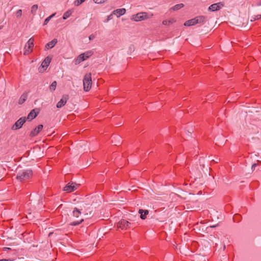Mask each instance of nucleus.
<instances>
[{"instance_id": "nucleus-1", "label": "nucleus", "mask_w": 261, "mask_h": 261, "mask_svg": "<svg viewBox=\"0 0 261 261\" xmlns=\"http://www.w3.org/2000/svg\"><path fill=\"white\" fill-rule=\"evenodd\" d=\"M82 213H83L85 215H88V213L87 212L86 210H84L83 208L78 209L76 207L74 208L72 212V216L73 217L79 218V220L73 221L70 224L72 226H76L80 224L82 222L84 221V218L81 216Z\"/></svg>"}, {"instance_id": "nucleus-2", "label": "nucleus", "mask_w": 261, "mask_h": 261, "mask_svg": "<svg viewBox=\"0 0 261 261\" xmlns=\"http://www.w3.org/2000/svg\"><path fill=\"white\" fill-rule=\"evenodd\" d=\"M206 20V18L204 16H198L193 19L188 20L184 23V25L190 27L194 25L197 23H203Z\"/></svg>"}, {"instance_id": "nucleus-3", "label": "nucleus", "mask_w": 261, "mask_h": 261, "mask_svg": "<svg viewBox=\"0 0 261 261\" xmlns=\"http://www.w3.org/2000/svg\"><path fill=\"white\" fill-rule=\"evenodd\" d=\"M33 171L31 169L23 170L19 171L16 176V178L20 181L25 180L32 176Z\"/></svg>"}, {"instance_id": "nucleus-4", "label": "nucleus", "mask_w": 261, "mask_h": 261, "mask_svg": "<svg viewBox=\"0 0 261 261\" xmlns=\"http://www.w3.org/2000/svg\"><path fill=\"white\" fill-rule=\"evenodd\" d=\"M152 14H148L146 12H140L132 16L131 19L135 21H139L150 18Z\"/></svg>"}, {"instance_id": "nucleus-5", "label": "nucleus", "mask_w": 261, "mask_h": 261, "mask_svg": "<svg viewBox=\"0 0 261 261\" xmlns=\"http://www.w3.org/2000/svg\"><path fill=\"white\" fill-rule=\"evenodd\" d=\"M92 85L91 73H86L83 79L84 90L87 92L90 90Z\"/></svg>"}, {"instance_id": "nucleus-6", "label": "nucleus", "mask_w": 261, "mask_h": 261, "mask_svg": "<svg viewBox=\"0 0 261 261\" xmlns=\"http://www.w3.org/2000/svg\"><path fill=\"white\" fill-rule=\"evenodd\" d=\"M117 227L122 230H126L134 227V223H131L126 220L122 219L117 223Z\"/></svg>"}, {"instance_id": "nucleus-7", "label": "nucleus", "mask_w": 261, "mask_h": 261, "mask_svg": "<svg viewBox=\"0 0 261 261\" xmlns=\"http://www.w3.org/2000/svg\"><path fill=\"white\" fill-rule=\"evenodd\" d=\"M34 39L33 38H31L27 42L24 47V53L23 54L24 55H29L32 51V49L34 47Z\"/></svg>"}, {"instance_id": "nucleus-8", "label": "nucleus", "mask_w": 261, "mask_h": 261, "mask_svg": "<svg viewBox=\"0 0 261 261\" xmlns=\"http://www.w3.org/2000/svg\"><path fill=\"white\" fill-rule=\"evenodd\" d=\"M27 118L25 117L20 118L12 126V130H17L22 127L23 124L25 122Z\"/></svg>"}, {"instance_id": "nucleus-9", "label": "nucleus", "mask_w": 261, "mask_h": 261, "mask_svg": "<svg viewBox=\"0 0 261 261\" xmlns=\"http://www.w3.org/2000/svg\"><path fill=\"white\" fill-rule=\"evenodd\" d=\"M92 53L91 51H87L80 55L75 60L76 64H80L82 62L88 59L90 56H92Z\"/></svg>"}, {"instance_id": "nucleus-10", "label": "nucleus", "mask_w": 261, "mask_h": 261, "mask_svg": "<svg viewBox=\"0 0 261 261\" xmlns=\"http://www.w3.org/2000/svg\"><path fill=\"white\" fill-rule=\"evenodd\" d=\"M69 99V96L68 95H63L62 96V98L60 99V100L57 103V108H61L63 107L67 102V101Z\"/></svg>"}, {"instance_id": "nucleus-11", "label": "nucleus", "mask_w": 261, "mask_h": 261, "mask_svg": "<svg viewBox=\"0 0 261 261\" xmlns=\"http://www.w3.org/2000/svg\"><path fill=\"white\" fill-rule=\"evenodd\" d=\"M76 186L77 185H76L75 183H69L64 188V191H65L68 193L71 192L77 189Z\"/></svg>"}, {"instance_id": "nucleus-12", "label": "nucleus", "mask_w": 261, "mask_h": 261, "mask_svg": "<svg viewBox=\"0 0 261 261\" xmlns=\"http://www.w3.org/2000/svg\"><path fill=\"white\" fill-rule=\"evenodd\" d=\"M43 125L42 124L38 125L36 128L31 131L30 136L31 137L37 136L43 129Z\"/></svg>"}, {"instance_id": "nucleus-13", "label": "nucleus", "mask_w": 261, "mask_h": 261, "mask_svg": "<svg viewBox=\"0 0 261 261\" xmlns=\"http://www.w3.org/2000/svg\"><path fill=\"white\" fill-rule=\"evenodd\" d=\"M223 6V4L222 3H218L211 5L208 7V10L211 11H216L219 10Z\"/></svg>"}, {"instance_id": "nucleus-14", "label": "nucleus", "mask_w": 261, "mask_h": 261, "mask_svg": "<svg viewBox=\"0 0 261 261\" xmlns=\"http://www.w3.org/2000/svg\"><path fill=\"white\" fill-rule=\"evenodd\" d=\"M38 113V111H37V112H36V110L33 109L29 113L26 118L27 119L31 121L32 120H33V119L37 117Z\"/></svg>"}, {"instance_id": "nucleus-15", "label": "nucleus", "mask_w": 261, "mask_h": 261, "mask_svg": "<svg viewBox=\"0 0 261 261\" xmlns=\"http://www.w3.org/2000/svg\"><path fill=\"white\" fill-rule=\"evenodd\" d=\"M126 12V10L124 8L118 9L114 10L112 12V14L116 15L117 17H119L124 15Z\"/></svg>"}, {"instance_id": "nucleus-16", "label": "nucleus", "mask_w": 261, "mask_h": 261, "mask_svg": "<svg viewBox=\"0 0 261 261\" xmlns=\"http://www.w3.org/2000/svg\"><path fill=\"white\" fill-rule=\"evenodd\" d=\"M51 60V59L49 57H46L41 64L42 67L46 68L49 66Z\"/></svg>"}, {"instance_id": "nucleus-17", "label": "nucleus", "mask_w": 261, "mask_h": 261, "mask_svg": "<svg viewBox=\"0 0 261 261\" xmlns=\"http://www.w3.org/2000/svg\"><path fill=\"white\" fill-rule=\"evenodd\" d=\"M139 213L140 214L141 219L144 220L146 219V216L148 214L149 212L148 210L140 209L139 210Z\"/></svg>"}, {"instance_id": "nucleus-18", "label": "nucleus", "mask_w": 261, "mask_h": 261, "mask_svg": "<svg viewBox=\"0 0 261 261\" xmlns=\"http://www.w3.org/2000/svg\"><path fill=\"white\" fill-rule=\"evenodd\" d=\"M57 42H58L57 39H54L51 41L48 42L46 44L45 47L47 49L52 48L56 44Z\"/></svg>"}, {"instance_id": "nucleus-19", "label": "nucleus", "mask_w": 261, "mask_h": 261, "mask_svg": "<svg viewBox=\"0 0 261 261\" xmlns=\"http://www.w3.org/2000/svg\"><path fill=\"white\" fill-rule=\"evenodd\" d=\"M27 97L28 94L27 93H23L19 99L18 103L19 105H22V103H23L24 101L27 100Z\"/></svg>"}, {"instance_id": "nucleus-20", "label": "nucleus", "mask_w": 261, "mask_h": 261, "mask_svg": "<svg viewBox=\"0 0 261 261\" xmlns=\"http://www.w3.org/2000/svg\"><path fill=\"white\" fill-rule=\"evenodd\" d=\"M184 6V5L183 4H177V5H175V6H174L172 8V9L174 11H176V10H179L180 9L183 8Z\"/></svg>"}, {"instance_id": "nucleus-21", "label": "nucleus", "mask_w": 261, "mask_h": 261, "mask_svg": "<svg viewBox=\"0 0 261 261\" xmlns=\"http://www.w3.org/2000/svg\"><path fill=\"white\" fill-rule=\"evenodd\" d=\"M175 21V20H174L173 19H171L170 20H164L163 21L162 24L163 25H167L172 24Z\"/></svg>"}, {"instance_id": "nucleus-22", "label": "nucleus", "mask_w": 261, "mask_h": 261, "mask_svg": "<svg viewBox=\"0 0 261 261\" xmlns=\"http://www.w3.org/2000/svg\"><path fill=\"white\" fill-rule=\"evenodd\" d=\"M57 82L54 81L49 86V90L51 92H53L55 90L57 87Z\"/></svg>"}, {"instance_id": "nucleus-23", "label": "nucleus", "mask_w": 261, "mask_h": 261, "mask_svg": "<svg viewBox=\"0 0 261 261\" xmlns=\"http://www.w3.org/2000/svg\"><path fill=\"white\" fill-rule=\"evenodd\" d=\"M72 14V12L71 10H68L66 11L63 16V19H66L68 18Z\"/></svg>"}, {"instance_id": "nucleus-24", "label": "nucleus", "mask_w": 261, "mask_h": 261, "mask_svg": "<svg viewBox=\"0 0 261 261\" xmlns=\"http://www.w3.org/2000/svg\"><path fill=\"white\" fill-rule=\"evenodd\" d=\"M55 15V13L54 14H53L52 15H50L49 17H48L47 18H46L44 21V23H43V25H46L48 22H49V21L50 20V19L54 17V16Z\"/></svg>"}, {"instance_id": "nucleus-25", "label": "nucleus", "mask_w": 261, "mask_h": 261, "mask_svg": "<svg viewBox=\"0 0 261 261\" xmlns=\"http://www.w3.org/2000/svg\"><path fill=\"white\" fill-rule=\"evenodd\" d=\"M38 5H34L31 8V12L33 14H35L36 13V11L38 9Z\"/></svg>"}, {"instance_id": "nucleus-26", "label": "nucleus", "mask_w": 261, "mask_h": 261, "mask_svg": "<svg viewBox=\"0 0 261 261\" xmlns=\"http://www.w3.org/2000/svg\"><path fill=\"white\" fill-rule=\"evenodd\" d=\"M22 15V10L19 9L17 11L16 13V16L17 18L20 17Z\"/></svg>"}, {"instance_id": "nucleus-27", "label": "nucleus", "mask_w": 261, "mask_h": 261, "mask_svg": "<svg viewBox=\"0 0 261 261\" xmlns=\"http://www.w3.org/2000/svg\"><path fill=\"white\" fill-rule=\"evenodd\" d=\"M85 0H76L75 2L76 6H79L83 3Z\"/></svg>"}, {"instance_id": "nucleus-28", "label": "nucleus", "mask_w": 261, "mask_h": 261, "mask_svg": "<svg viewBox=\"0 0 261 261\" xmlns=\"http://www.w3.org/2000/svg\"><path fill=\"white\" fill-rule=\"evenodd\" d=\"M93 1L95 3L102 4V3H105L106 1H107V0H93Z\"/></svg>"}, {"instance_id": "nucleus-29", "label": "nucleus", "mask_w": 261, "mask_h": 261, "mask_svg": "<svg viewBox=\"0 0 261 261\" xmlns=\"http://www.w3.org/2000/svg\"><path fill=\"white\" fill-rule=\"evenodd\" d=\"M259 19H260V17H257L256 15H255L252 18V19H251V21H254L256 20H258Z\"/></svg>"}, {"instance_id": "nucleus-30", "label": "nucleus", "mask_w": 261, "mask_h": 261, "mask_svg": "<svg viewBox=\"0 0 261 261\" xmlns=\"http://www.w3.org/2000/svg\"><path fill=\"white\" fill-rule=\"evenodd\" d=\"M13 260H14V259H12L10 258L0 259V261H13Z\"/></svg>"}, {"instance_id": "nucleus-31", "label": "nucleus", "mask_w": 261, "mask_h": 261, "mask_svg": "<svg viewBox=\"0 0 261 261\" xmlns=\"http://www.w3.org/2000/svg\"><path fill=\"white\" fill-rule=\"evenodd\" d=\"M257 164H253L251 167L252 169L254 170L255 167L257 166Z\"/></svg>"}, {"instance_id": "nucleus-32", "label": "nucleus", "mask_w": 261, "mask_h": 261, "mask_svg": "<svg viewBox=\"0 0 261 261\" xmlns=\"http://www.w3.org/2000/svg\"><path fill=\"white\" fill-rule=\"evenodd\" d=\"M257 6H261V0L257 2L256 5Z\"/></svg>"}, {"instance_id": "nucleus-33", "label": "nucleus", "mask_w": 261, "mask_h": 261, "mask_svg": "<svg viewBox=\"0 0 261 261\" xmlns=\"http://www.w3.org/2000/svg\"><path fill=\"white\" fill-rule=\"evenodd\" d=\"M112 14L110 15L109 16H108V18H107V20H110L111 18H112Z\"/></svg>"}, {"instance_id": "nucleus-34", "label": "nucleus", "mask_w": 261, "mask_h": 261, "mask_svg": "<svg viewBox=\"0 0 261 261\" xmlns=\"http://www.w3.org/2000/svg\"><path fill=\"white\" fill-rule=\"evenodd\" d=\"M94 35H91L90 36H89V39L90 40H91V39H93L94 38Z\"/></svg>"}, {"instance_id": "nucleus-35", "label": "nucleus", "mask_w": 261, "mask_h": 261, "mask_svg": "<svg viewBox=\"0 0 261 261\" xmlns=\"http://www.w3.org/2000/svg\"><path fill=\"white\" fill-rule=\"evenodd\" d=\"M4 250H5V251H6V250H11V248H7V247H5V248H4Z\"/></svg>"}, {"instance_id": "nucleus-36", "label": "nucleus", "mask_w": 261, "mask_h": 261, "mask_svg": "<svg viewBox=\"0 0 261 261\" xmlns=\"http://www.w3.org/2000/svg\"><path fill=\"white\" fill-rule=\"evenodd\" d=\"M256 17H260V18H261V14H260V15H256Z\"/></svg>"}, {"instance_id": "nucleus-37", "label": "nucleus", "mask_w": 261, "mask_h": 261, "mask_svg": "<svg viewBox=\"0 0 261 261\" xmlns=\"http://www.w3.org/2000/svg\"><path fill=\"white\" fill-rule=\"evenodd\" d=\"M89 215L91 216V213H92V211H89Z\"/></svg>"}, {"instance_id": "nucleus-38", "label": "nucleus", "mask_w": 261, "mask_h": 261, "mask_svg": "<svg viewBox=\"0 0 261 261\" xmlns=\"http://www.w3.org/2000/svg\"><path fill=\"white\" fill-rule=\"evenodd\" d=\"M216 226H212L211 227H215Z\"/></svg>"}]
</instances>
